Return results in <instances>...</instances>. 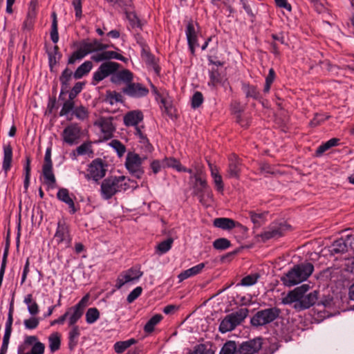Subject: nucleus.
Returning a JSON list of instances; mask_svg holds the SVG:
<instances>
[{
	"label": "nucleus",
	"instance_id": "obj_61",
	"mask_svg": "<svg viewBox=\"0 0 354 354\" xmlns=\"http://www.w3.org/2000/svg\"><path fill=\"white\" fill-rule=\"evenodd\" d=\"M203 102V94L196 91L192 96V106L194 109L198 108Z\"/></svg>",
	"mask_w": 354,
	"mask_h": 354
},
{
	"label": "nucleus",
	"instance_id": "obj_44",
	"mask_svg": "<svg viewBox=\"0 0 354 354\" xmlns=\"http://www.w3.org/2000/svg\"><path fill=\"white\" fill-rule=\"evenodd\" d=\"M331 248V252L333 254L344 253L347 251V245L343 239L334 241Z\"/></svg>",
	"mask_w": 354,
	"mask_h": 354
},
{
	"label": "nucleus",
	"instance_id": "obj_52",
	"mask_svg": "<svg viewBox=\"0 0 354 354\" xmlns=\"http://www.w3.org/2000/svg\"><path fill=\"white\" fill-rule=\"evenodd\" d=\"M230 241L225 238H219L213 242V246L216 250H224L230 248Z\"/></svg>",
	"mask_w": 354,
	"mask_h": 354
},
{
	"label": "nucleus",
	"instance_id": "obj_24",
	"mask_svg": "<svg viewBox=\"0 0 354 354\" xmlns=\"http://www.w3.org/2000/svg\"><path fill=\"white\" fill-rule=\"evenodd\" d=\"M143 118L144 116L142 111L138 110L131 111L126 113L124 116V124L127 127H136L141 121H142Z\"/></svg>",
	"mask_w": 354,
	"mask_h": 354
},
{
	"label": "nucleus",
	"instance_id": "obj_32",
	"mask_svg": "<svg viewBox=\"0 0 354 354\" xmlns=\"http://www.w3.org/2000/svg\"><path fill=\"white\" fill-rule=\"evenodd\" d=\"M80 335V332L79 327L77 326H72V329L68 333V348L70 350L74 349L77 345Z\"/></svg>",
	"mask_w": 354,
	"mask_h": 354
},
{
	"label": "nucleus",
	"instance_id": "obj_59",
	"mask_svg": "<svg viewBox=\"0 0 354 354\" xmlns=\"http://www.w3.org/2000/svg\"><path fill=\"white\" fill-rule=\"evenodd\" d=\"M110 145L114 149H115V151H117V153L120 157L123 156V154L125 153L126 148H125L124 145L123 144H122L121 142H120L119 140H113L111 142Z\"/></svg>",
	"mask_w": 354,
	"mask_h": 354
},
{
	"label": "nucleus",
	"instance_id": "obj_26",
	"mask_svg": "<svg viewBox=\"0 0 354 354\" xmlns=\"http://www.w3.org/2000/svg\"><path fill=\"white\" fill-rule=\"evenodd\" d=\"M42 175L44 179V183L48 187L53 188L56 183L55 176L53 171V165H43Z\"/></svg>",
	"mask_w": 354,
	"mask_h": 354
},
{
	"label": "nucleus",
	"instance_id": "obj_38",
	"mask_svg": "<svg viewBox=\"0 0 354 354\" xmlns=\"http://www.w3.org/2000/svg\"><path fill=\"white\" fill-rule=\"evenodd\" d=\"M49 348L52 353H54L60 348V335L58 333L51 334L48 337Z\"/></svg>",
	"mask_w": 354,
	"mask_h": 354
},
{
	"label": "nucleus",
	"instance_id": "obj_53",
	"mask_svg": "<svg viewBox=\"0 0 354 354\" xmlns=\"http://www.w3.org/2000/svg\"><path fill=\"white\" fill-rule=\"evenodd\" d=\"M73 113L77 119L80 120H84L88 118V109L84 106H80L75 108Z\"/></svg>",
	"mask_w": 354,
	"mask_h": 354
},
{
	"label": "nucleus",
	"instance_id": "obj_42",
	"mask_svg": "<svg viewBox=\"0 0 354 354\" xmlns=\"http://www.w3.org/2000/svg\"><path fill=\"white\" fill-rule=\"evenodd\" d=\"M243 90L247 97H252L254 100L260 98V93L255 86L244 84Z\"/></svg>",
	"mask_w": 354,
	"mask_h": 354
},
{
	"label": "nucleus",
	"instance_id": "obj_64",
	"mask_svg": "<svg viewBox=\"0 0 354 354\" xmlns=\"http://www.w3.org/2000/svg\"><path fill=\"white\" fill-rule=\"evenodd\" d=\"M45 351V345L41 342H38L32 346L31 349L29 352L31 354H44Z\"/></svg>",
	"mask_w": 354,
	"mask_h": 354
},
{
	"label": "nucleus",
	"instance_id": "obj_49",
	"mask_svg": "<svg viewBox=\"0 0 354 354\" xmlns=\"http://www.w3.org/2000/svg\"><path fill=\"white\" fill-rule=\"evenodd\" d=\"M30 158L26 157V163L24 165V173H25V178L24 183V187L26 190L28 189L29 184H30Z\"/></svg>",
	"mask_w": 354,
	"mask_h": 354
},
{
	"label": "nucleus",
	"instance_id": "obj_12",
	"mask_svg": "<svg viewBox=\"0 0 354 354\" xmlns=\"http://www.w3.org/2000/svg\"><path fill=\"white\" fill-rule=\"evenodd\" d=\"M88 300L89 295H86L76 305L68 308L67 311H69L68 324L70 326H76L75 324L82 316L84 308L88 305Z\"/></svg>",
	"mask_w": 354,
	"mask_h": 354
},
{
	"label": "nucleus",
	"instance_id": "obj_10",
	"mask_svg": "<svg viewBox=\"0 0 354 354\" xmlns=\"http://www.w3.org/2000/svg\"><path fill=\"white\" fill-rule=\"evenodd\" d=\"M290 229V225L286 222L272 223L269 225L268 229L259 236L263 241L271 239H278L283 236Z\"/></svg>",
	"mask_w": 354,
	"mask_h": 354
},
{
	"label": "nucleus",
	"instance_id": "obj_43",
	"mask_svg": "<svg viewBox=\"0 0 354 354\" xmlns=\"http://www.w3.org/2000/svg\"><path fill=\"white\" fill-rule=\"evenodd\" d=\"M38 6L37 0H31L29 3L28 11L27 14L26 24H31L36 17V10Z\"/></svg>",
	"mask_w": 354,
	"mask_h": 354
},
{
	"label": "nucleus",
	"instance_id": "obj_56",
	"mask_svg": "<svg viewBox=\"0 0 354 354\" xmlns=\"http://www.w3.org/2000/svg\"><path fill=\"white\" fill-rule=\"evenodd\" d=\"M275 79V72L272 68L269 70L268 75L266 77V84L263 88V92L267 93L270 91V86Z\"/></svg>",
	"mask_w": 354,
	"mask_h": 354
},
{
	"label": "nucleus",
	"instance_id": "obj_3",
	"mask_svg": "<svg viewBox=\"0 0 354 354\" xmlns=\"http://www.w3.org/2000/svg\"><path fill=\"white\" fill-rule=\"evenodd\" d=\"M129 178L124 176H110L105 178L101 184V195L104 200H109L116 193L125 191L129 187Z\"/></svg>",
	"mask_w": 354,
	"mask_h": 354
},
{
	"label": "nucleus",
	"instance_id": "obj_33",
	"mask_svg": "<svg viewBox=\"0 0 354 354\" xmlns=\"http://www.w3.org/2000/svg\"><path fill=\"white\" fill-rule=\"evenodd\" d=\"M211 169V175L214 180V183L216 190L219 192H223L224 185L223 183L222 176L218 174L216 167H213L211 163H209Z\"/></svg>",
	"mask_w": 354,
	"mask_h": 354
},
{
	"label": "nucleus",
	"instance_id": "obj_11",
	"mask_svg": "<svg viewBox=\"0 0 354 354\" xmlns=\"http://www.w3.org/2000/svg\"><path fill=\"white\" fill-rule=\"evenodd\" d=\"M82 136V130L77 123H71L65 127L62 133V140L69 145L79 142Z\"/></svg>",
	"mask_w": 354,
	"mask_h": 354
},
{
	"label": "nucleus",
	"instance_id": "obj_2",
	"mask_svg": "<svg viewBox=\"0 0 354 354\" xmlns=\"http://www.w3.org/2000/svg\"><path fill=\"white\" fill-rule=\"evenodd\" d=\"M313 271L314 266L311 263H301L294 266L281 280L286 286L291 287L306 281Z\"/></svg>",
	"mask_w": 354,
	"mask_h": 354
},
{
	"label": "nucleus",
	"instance_id": "obj_31",
	"mask_svg": "<svg viewBox=\"0 0 354 354\" xmlns=\"http://www.w3.org/2000/svg\"><path fill=\"white\" fill-rule=\"evenodd\" d=\"M93 63L91 61H86L82 64L74 72L73 77L76 80L81 79L86 75L92 69Z\"/></svg>",
	"mask_w": 354,
	"mask_h": 354
},
{
	"label": "nucleus",
	"instance_id": "obj_14",
	"mask_svg": "<svg viewBox=\"0 0 354 354\" xmlns=\"http://www.w3.org/2000/svg\"><path fill=\"white\" fill-rule=\"evenodd\" d=\"M143 274L139 268H131L122 272L116 280L115 286L118 289L121 288L125 283L138 281Z\"/></svg>",
	"mask_w": 354,
	"mask_h": 354
},
{
	"label": "nucleus",
	"instance_id": "obj_46",
	"mask_svg": "<svg viewBox=\"0 0 354 354\" xmlns=\"http://www.w3.org/2000/svg\"><path fill=\"white\" fill-rule=\"evenodd\" d=\"M62 100L64 102L62 108L59 112L60 116H64L68 115L71 111H73L75 109V102L73 100H71L68 98V100H65L63 97Z\"/></svg>",
	"mask_w": 354,
	"mask_h": 354
},
{
	"label": "nucleus",
	"instance_id": "obj_36",
	"mask_svg": "<svg viewBox=\"0 0 354 354\" xmlns=\"http://www.w3.org/2000/svg\"><path fill=\"white\" fill-rule=\"evenodd\" d=\"M52 17V25L50 30V39L54 44H57L59 40V34H58V24L57 19V14L53 12L51 15Z\"/></svg>",
	"mask_w": 354,
	"mask_h": 354
},
{
	"label": "nucleus",
	"instance_id": "obj_37",
	"mask_svg": "<svg viewBox=\"0 0 354 354\" xmlns=\"http://www.w3.org/2000/svg\"><path fill=\"white\" fill-rule=\"evenodd\" d=\"M136 343V340L133 338L127 339L126 341L117 342L114 344L115 351L118 353H123L126 349L129 348L131 345Z\"/></svg>",
	"mask_w": 354,
	"mask_h": 354
},
{
	"label": "nucleus",
	"instance_id": "obj_30",
	"mask_svg": "<svg viewBox=\"0 0 354 354\" xmlns=\"http://www.w3.org/2000/svg\"><path fill=\"white\" fill-rule=\"evenodd\" d=\"M215 351L210 342L199 344L194 347L193 351L187 354H214Z\"/></svg>",
	"mask_w": 354,
	"mask_h": 354
},
{
	"label": "nucleus",
	"instance_id": "obj_17",
	"mask_svg": "<svg viewBox=\"0 0 354 354\" xmlns=\"http://www.w3.org/2000/svg\"><path fill=\"white\" fill-rule=\"evenodd\" d=\"M106 171L103 161L97 158L92 161L88 168V174H86L85 177L88 180L92 178L97 181L106 175Z\"/></svg>",
	"mask_w": 354,
	"mask_h": 354
},
{
	"label": "nucleus",
	"instance_id": "obj_47",
	"mask_svg": "<svg viewBox=\"0 0 354 354\" xmlns=\"http://www.w3.org/2000/svg\"><path fill=\"white\" fill-rule=\"evenodd\" d=\"M100 317V312L96 308H90L86 313V322L89 324L95 323Z\"/></svg>",
	"mask_w": 354,
	"mask_h": 354
},
{
	"label": "nucleus",
	"instance_id": "obj_41",
	"mask_svg": "<svg viewBox=\"0 0 354 354\" xmlns=\"http://www.w3.org/2000/svg\"><path fill=\"white\" fill-rule=\"evenodd\" d=\"M236 342L228 340L222 346L219 354H236Z\"/></svg>",
	"mask_w": 354,
	"mask_h": 354
},
{
	"label": "nucleus",
	"instance_id": "obj_62",
	"mask_svg": "<svg viewBox=\"0 0 354 354\" xmlns=\"http://www.w3.org/2000/svg\"><path fill=\"white\" fill-rule=\"evenodd\" d=\"M39 323V320L37 317H32L30 319H25L24 322L25 328L26 329L32 330L36 328Z\"/></svg>",
	"mask_w": 354,
	"mask_h": 354
},
{
	"label": "nucleus",
	"instance_id": "obj_20",
	"mask_svg": "<svg viewBox=\"0 0 354 354\" xmlns=\"http://www.w3.org/2000/svg\"><path fill=\"white\" fill-rule=\"evenodd\" d=\"M133 80V74L128 69L116 71L111 77V82L115 84H120L122 82L126 85L131 84Z\"/></svg>",
	"mask_w": 354,
	"mask_h": 354
},
{
	"label": "nucleus",
	"instance_id": "obj_13",
	"mask_svg": "<svg viewBox=\"0 0 354 354\" xmlns=\"http://www.w3.org/2000/svg\"><path fill=\"white\" fill-rule=\"evenodd\" d=\"M261 346L262 339L260 337L243 342H236V354H254L261 348Z\"/></svg>",
	"mask_w": 354,
	"mask_h": 354
},
{
	"label": "nucleus",
	"instance_id": "obj_22",
	"mask_svg": "<svg viewBox=\"0 0 354 354\" xmlns=\"http://www.w3.org/2000/svg\"><path fill=\"white\" fill-rule=\"evenodd\" d=\"M95 124L100 127L105 139H109L113 136L115 128L113 125L111 118H100L95 122Z\"/></svg>",
	"mask_w": 354,
	"mask_h": 354
},
{
	"label": "nucleus",
	"instance_id": "obj_27",
	"mask_svg": "<svg viewBox=\"0 0 354 354\" xmlns=\"http://www.w3.org/2000/svg\"><path fill=\"white\" fill-rule=\"evenodd\" d=\"M141 56L146 64L151 67L156 74L160 73V67L157 64L156 59L153 55L145 48H142Z\"/></svg>",
	"mask_w": 354,
	"mask_h": 354
},
{
	"label": "nucleus",
	"instance_id": "obj_9",
	"mask_svg": "<svg viewBox=\"0 0 354 354\" xmlns=\"http://www.w3.org/2000/svg\"><path fill=\"white\" fill-rule=\"evenodd\" d=\"M120 66V64L114 62L108 61L102 63L93 75L92 84L96 85L108 76H112Z\"/></svg>",
	"mask_w": 354,
	"mask_h": 354
},
{
	"label": "nucleus",
	"instance_id": "obj_35",
	"mask_svg": "<svg viewBox=\"0 0 354 354\" xmlns=\"http://www.w3.org/2000/svg\"><path fill=\"white\" fill-rule=\"evenodd\" d=\"M24 303L28 306V310L32 315H36L39 313V306L36 301H33L32 295L28 294L24 299Z\"/></svg>",
	"mask_w": 354,
	"mask_h": 354
},
{
	"label": "nucleus",
	"instance_id": "obj_7",
	"mask_svg": "<svg viewBox=\"0 0 354 354\" xmlns=\"http://www.w3.org/2000/svg\"><path fill=\"white\" fill-rule=\"evenodd\" d=\"M54 239L57 245H62L64 248H70L72 242L70 226L64 219L59 220Z\"/></svg>",
	"mask_w": 354,
	"mask_h": 354
},
{
	"label": "nucleus",
	"instance_id": "obj_21",
	"mask_svg": "<svg viewBox=\"0 0 354 354\" xmlns=\"http://www.w3.org/2000/svg\"><path fill=\"white\" fill-rule=\"evenodd\" d=\"M213 224L216 227L225 230H231L236 227H240L241 229L247 230V227L229 218H216L214 220Z\"/></svg>",
	"mask_w": 354,
	"mask_h": 354
},
{
	"label": "nucleus",
	"instance_id": "obj_5",
	"mask_svg": "<svg viewBox=\"0 0 354 354\" xmlns=\"http://www.w3.org/2000/svg\"><path fill=\"white\" fill-rule=\"evenodd\" d=\"M249 310L247 308H241L238 310L226 315L220 323L218 330L221 333H225L233 330L240 325L248 317Z\"/></svg>",
	"mask_w": 354,
	"mask_h": 354
},
{
	"label": "nucleus",
	"instance_id": "obj_50",
	"mask_svg": "<svg viewBox=\"0 0 354 354\" xmlns=\"http://www.w3.org/2000/svg\"><path fill=\"white\" fill-rule=\"evenodd\" d=\"M12 329L5 328V333L3 337V342L0 348V354H6L8 348L9 340L10 338Z\"/></svg>",
	"mask_w": 354,
	"mask_h": 354
},
{
	"label": "nucleus",
	"instance_id": "obj_60",
	"mask_svg": "<svg viewBox=\"0 0 354 354\" xmlns=\"http://www.w3.org/2000/svg\"><path fill=\"white\" fill-rule=\"evenodd\" d=\"M330 118V115L316 113L313 119L310 121V124L311 127H316L319 125Z\"/></svg>",
	"mask_w": 354,
	"mask_h": 354
},
{
	"label": "nucleus",
	"instance_id": "obj_63",
	"mask_svg": "<svg viewBox=\"0 0 354 354\" xmlns=\"http://www.w3.org/2000/svg\"><path fill=\"white\" fill-rule=\"evenodd\" d=\"M142 288L140 286L136 287L133 289L127 296V301L128 303H132L135 301L142 293Z\"/></svg>",
	"mask_w": 354,
	"mask_h": 354
},
{
	"label": "nucleus",
	"instance_id": "obj_29",
	"mask_svg": "<svg viewBox=\"0 0 354 354\" xmlns=\"http://www.w3.org/2000/svg\"><path fill=\"white\" fill-rule=\"evenodd\" d=\"M12 160V148L10 144L3 146V160L2 168L6 173L10 170Z\"/></svg>",
	"mask_w": 354,
	"mask_h": 354
},
{
	"label": "nucleus",
	"instance_id": "obj_54",
	"mask_svg": "<svg viewBox=\"0 0 354 354\" xmlns=\"http://www.w3.org/2000/svg\"><path fill=\"white\" fill-rule=\"evenodd\" d=\"M57 55H58V58L59 59L61 55L59 54V47L55 45L53 47V50L48 52L49 65L50 68H53L55 65H56L57 62Z\"/></svg>",
	"mask_w": 354,
	"mask_h": 354
},
{
	"label": "nucleus",
	"instance_id": "obj_6",
	"mask_svg": "<svg viewBox=\"0 0 354 354\" xmlns=\"http://www.w3.org/2000/svg\"><path fill=\"white\" fill-rule=\"evenodd\" d=\"M280 313L281 310L277 307L261 310L251 318L250 323L254 326H262L274 321Z\"/></svg>",
	"mask_w": 354,
	"mask_h": 354
},
{
	"label": "nucleus",
	"instance_id": "obj_8",
	"mask_svg": "<svg viewBox=\"0 0 354 354\" xmlns=\"http://www.w3.org/2000/svg\"><path fill=\"white\" fill-rule=\"evenodd\" d=\"M145 158H141L138 153L129 152L126 157L125 167L134 177L140 179L144 174L142 164Z\"/></svg>",
	"mask_w": 354,
	"mask_h": 354
},
{
	"label": "nucleus",
	"instance_id": "obj_55",
	"mask_svg": "<svg viewBox=\"0 0 354 354\" xmlns=\"http://www.w3.org/2000/svg\"><path fill=\"white\" fill-rule=\"evenodd\" d=\"M163 167H172L178 171L180 162L174 158H165L162 160Z\"/></svg>",
	"mask_w": 354,
	"mask_h": 354
},
{
	"label": "nucleus",
	"instance_id": "obj_48",
	"mask_svg": "<svg viewBox=\"0 0 354 354\" xmlns=\"http://www.w3.org/2000/svg\"><path fill=\"white\" fill-rule=\"evenodd\" d=\"M260 275L258 273L251 274L244 277L239 283L243 286H250L255 284L257 282Z\"/></svg>",
	"mask_w": 354,
	"mask_h": 354
},
{
	"label": "nucleus",
	"instance_id": "obj_15",
	"mask_svg": "<svg viewBox=\"0 0 354 354\" xmlns=\"http://www.w3.org/2000/svg\"><path fill=\"white\" fill-rule=\"evenodd\" d=\"M197 23H194L193 20H189L187 22L185 35L187 40V44L192 55H195V48L199 46L198 42V31L196 29Z\"/></svg>",
	"mask_w": 354,
	"mask_h": 354
},
{
	"label": "nucleus",
	"instance_id": "obj_58",
	"mask_svg": "<svg viewBox=\"0 0 354 354\" xmlns=\"http://www.w3.org/2000/svg\"><path fill=\"white\" fill-rule=\"evenodd\" d=\"M209 78L210 81L208 83V84L212 85L213 86H214L216 84L221 82V75L218 73V70L216 69H212L209 72Z\"/></svg>",
	"mask_w": 354,
	"mask_h": 354
},
{
	"label": "nucleus",
	"instance_id": "obj_23",
	"mask_svg": "<svg viewBox=\"0 0 354 354\" xmlns=\"http://www.w3.org/2000/svg\"><path fill=\"white\" fill-rule=\"evenodd\" d=\"M73 75V72L68 68H66L62 73L59 77V81L61 83V90L59 95V100H64L62 95L68 93L70 88V81Z\"/></svg>",
	"mask_w": 354,
	"mask_h": 354
},
{
	"label": "nucleus",
	"instance_id": "obj_16",
	"mask_svg": "<svg viewBox=\"0 0 354 354\" xmlns=\"http://www.w3.org/2000/svg\"><path fill=\"white\" fill-rule=\"evenodd\" d=\"M122 92L133 98H141L149 94V89L140 83L131 82L122 88Z\"/></svg>",
	"mask_w": 354,
	"mask_h": 354
},
{
	"label": "nucleus",
	"instance_id": "obj_51",
	"mask_svg": "<svg viewBox=\"0 0 354 354\" xmlns=\"http://www.w3.org/2000/svg\"><path fill=\"white\" fill-rule=\"evenodd\" d=\"M106 100L113 104L115 102H122L123 97L121 93L116 91H106Z\"/></svg>",
	"mask_w": 354,
	"mask_h": 354
},
{
	"label": "nucleus",
	"instance_id": "obj_34",
	"mask_svg": "<svg viewBox=\"0 0 354 354\" xmlns=\"http://www.w3.org/2000/svg\"><path fill=\"white\" fill-rule=\"evenodd\" d=\"M339 140L338 138H332L325 143L322 144L317 147L316 150V156H321L325 151L328 150L333 147L337 146L339 143Z\"/></svg>",
	"mask_w": 354,
	"mask_h": 354
},
{
	"label": "nucleus",
	"instance_id": "obj_57",
	"mask_svg": "<svg viewBox=\"0 0 354 354\" xmlns=\"http://www.w3.org/2000/svg\"><path fill=\"white\" fill-rule=\"evenodd\" d=\"M84 84L83 82H76L73 86L71 91H68V98L71 100H73L77 97V95L82 91L83 89Z\"/></svg>",
	"mask_w": 354,
	"mask_h": 354
},
{
	"label": "nucleus",
	"instance_id": "obj_19",
	"mask_svg": "<svg viewBox=\"0 0 354 354\" xmlns=\"http://www.w3.org/2000/svg\"><path fill=\"white\" fill-rule=\"evenodd\" d=\"M228 160V176L230 178H239L242 167L241 159L236 155L231 154Z\"/></svg>",
	"mask_w": 354,
	"mask_h": 354
},
{
	"label": "nucleus",
	"instance_id": "obj_18",
	"mask_svg": "<svg viewBox=\"0 0 354 354\" xmlns=\"http://www.w3.org/2000/svg\"><path fill=\"white\" fill-rule=\"evenodd\" d=\"M192 177L194 178L196 180L194 187V194L198 197L200 201L202 203L205 194L207 193V196H210L211 192L208 189L206 180L203 179L198 174H194L191 176V178Z\"/></svg>",
	"mask_w": 354,
	"mask_h": 354
},
{
	"label": "nucleus",
	"instance_id": "obj_28",
	"mask_svg": "<svg viewBox=\"0 0 354 354\" xmlns=\"http://www.w3.org/2000/svg\"><path fill=\"white\" fill-rule=\"evenodd\" d=\"M205 263H201L191 268H189L186 270L183 271L178 276V278L179 279V281L181 282L189 277H193V276H195V275L199 274L202 271V270L205 268Z\"/></svg>",
	"mask_w": 354,
	"mask_h": 354
},
{
	"label": "nucleus",
	"instance_id": "obj_45",
	"mask_svg": "<svg viewBox=\"0 0 354 354\" xmlns=\"http://www.w3.org/2000/svg\"><path fill=\"white\" fill-rule=\"evenodd\" d=\"M173 242L174 240L172 238H169L160 242L156 246V252L159 254H163L167 252L171 249Z\"/></svg>",
	"mask_w": 354,
	"mask_h": 354
},
{
	"label": "nucleus",
	"instance_id": "obj_25",
	"mask_svg": "<svg viewBox=\"0 0 354 354\" xmlns=\"http://www.w3.org/2000/svg\"><path fill=\"white\" fill-rule=\"evenodd\" d=\"M57 197L59 201L65 203L68 205L71 214H73L77 212L73 200L69 196V192L67 189H59L57 193Z\"/></svg>",
	"mask_w": 354,
	"mask_h": 354
},
{
	"label": "nucleus",
	"instance_id": "obj_1",
	"mask_svg": "<svg viewBox=\"0 0 354 354\" xmlns=\"http://www.w3.org/2000/svg\"><path fill=\"white\" fill-rule=\"evenodd\" d=\"M310 289L308 284H303L290 291L281 299L283 304L295 303L294 308L298 310L308 309L315 305L319 297V292L314 290L307 294Z\"/></svg>",
	"mask_w": 354,
	"mask_h": 354
},
{
	"label": "nucleus",
	"instance_id": "obj_39",
	"mask_svg": "<svg viewBox=\"0 0 354 354\" xmlns=\"http://www.w3.org/2000/svg\"><path fill=\"white\" fill-rule=\"evenodd\" d=\"M268 212L256 213L253 211L249 212V215L252 222L257 226L259 227L266 221V216Z\"/></svg>",
	"mask_w": 354,
	"mask_h": 354
},
{
	"label": "nucleus",
	"instance_id": "obj_4",
	"mask_svg": "<svg viewBox=\"0 0 354 354\" xmlns=\"http://www.w3.org/2000/svg\"><path fill=\"white\" fill-rule=\"evenodd\" d=\"M109 45L102 44L97 39H93L89 42L86 40L82 41L77 49L74 51L68 59V64L72 65L76 63V62L82 59L87 55L93 53L102 51L109 48Z\"/></svg>",
	"mask_w": 354,
	"mask_h": 354
},
{
	"label": "nucleus",
	"instance_id": "obj_40",
	"mask_svg": "<svg viewBox=\"0 0 354 354\" xmlns=\"http://www.w3.org/2000/svg\"><path fill=\"white\" fill-rule=\"evenodd\" d=\"M162 316L160 314H156L153 315L144 326L145 332L150 333L153 331L154 327L157 325L162 319Z\"/></svg>",
	"mask_w": 354,
	"mask_h": 354
}]
</instances>
